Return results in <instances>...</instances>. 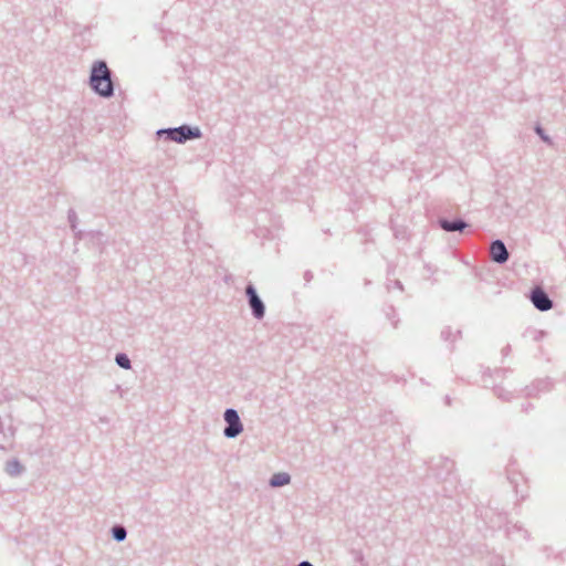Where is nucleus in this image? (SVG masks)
Listing matches in <instances>:
<instances>
[{
	"mask_svg": "<svg viewBox=\"0 0 566 566\" xmlns=\"http://www.w3.org/2000/svg\"><path fill=\"white\" fill-rule=\"evenodd\" d=\"M90 86L101 97L109 98L114 95L112 71L105 61L94 62L90 75Z\"/></svg>",
	"mask_w": 566,
	"mask_h": 566,
	"instance_id": "obj_1",
	"label": "nucleus"
},
{
	"mask_svg": "<svg viewBox=\"0 0 566 566\" xmlns=\"http://www.w3.org/2000/svg\"><path fill=\"white\" fill-rule=\"evenodd\" d=\"M156 135L159 138L165 137L169 142L185 144L188 140L200 138L202 133L197 126L184 124L178 127L160 128L156 132Z\"/></svg>",
	"mask_w": 566,
	"mask_h": 566,
	"instance_id": "obj_2",
	"label": "nucleus"
},
{
	"mask_svg": "<svg viewBox=\"0 0 566 566\" xmlns=\"http://www.w3.org/2000/svg\"><path fill=\"white\" fill-rule=\"evenodd\" d=\"M223 419L226 427L223 429V436L227 439H234L241 434L244 430L243 423L240 419L239 412L233 408H228L223 412Z\"/></svg>",
	"mask_w": 566,
	"mask_h": 566,
	"instance_id": "obj_3",
	"label": "nucleus"
},
{
	"mask_svg": "<svg viewBox=\"0 0 566 566\" xmlns=\"http://www.w3.org/2000/svg\"><path fill=\"white\" fill-rule=\"evenodd\" d=\"M245 295L252 316L256 319H262L265 316V304L259 296L256 289L252 283H249L245 286Z\"/></svg>",
	"mask_w": 566,
	"mask_h": 566,
	"instance_id": "obj_4",
	"label": "nucleus"
},
{
	"mask_svg": "<svg viewBox=\"0 0 566 566\" xmlns=\"http://www.w3.org/2000/svg\"><path fill=\"white\" fill-rule=\"evenodd\" d=\"M530 298L535 308L541 312H546L553 307V301L541 286H536L531 291Z\"/></svg>",
	"mask_w": 566,
	"mask_h": 566,
	"instance_id": "obj_5",
	"label": "nucleus"
},
{
	"mask_svg": "<svg viewBox=\"0 0 566 566\" xmlns=\"http://www.w3.org/2000/svg\"><path fill=\"white\" fill-rule=\"evenodd\" d=\"M490 256L493 262L499 264H504L507 262L510 253L502 240L496 239L491 242Z\"/></svg>",
	"mask_w": 566,
	"mask_h": 566,
	"instance_id": "obj_6",
	"label": "nucleus"
},
{
	"mask_svg": "<svg viewBox=\"0 0 566 566\" xmlns=\"http://www.w3.org/2000/svg\"><path fill=\"white\" fill-rule=\"evenodd\" d=\"M438 223L440 228L447 232H462L469 227V224L463 219L448 220L442 218L439 219Z\"/></svg>",
	"mask_w": 566,
	"mask_h": 566,
	"instance_id": "obj_7",
	"label": "nucleus"
},
{
	"mask_svg": "<svg viewBox=\"0 0 566 566\" xmlns=\"http://www.w3.org/2000/svg\"><path fill=\"white\" fill-rule=\"evenodd\" d=\"M291 482V475L286 472H279L271 476L270 485L272 488H281Z\"/></svg>",
	"mask_w": 566,
	"mask_h": 566,
	"instance_id": "obj_8",
	"label": "nucleus"
},
{
	"mask_svg": "<svg viewBox=\"0 0 566 566\" xmlns=\"http://www.w3.org/2000/svg\"><path fill=\"white\" fill-rule=\"evenodd\" d=\"M22 471H23V467L20 463V461L17 459L10 460L6 463V472L10 476H18L22 473Z\"/></svg>",
	"mask_w": 566,
	"mask_h": 566,
	"instance_id": "obj_9",
	"label": "nucleus"
},
{
	"mask_svg": "<svg viewBox=\"0 0 566 566\" xmlns=\"http://www.w3.org/2000/svg\"><path fill=\"white\" fill-rule=\"evenodd\" d=\"M507 535L513 541H518L521 538L527 537V532L516 524L507 527Z\"/></svg>",
	"mask_w": 566,
	"mask_h": 566,
	"instance_id": "obj_10",
	"label": "nucleus"
},
{
	"mask_svg": "<svg viewBox=\"0 0 566 566\" xmlns=\"http://www.w3.org/2000/svg\"><path fill=\"white\" fill-rule=\"evenodd\" d=\"M112 537L114 541L120 543L126 539L127 531L123 525H114L111 530Z\"/></svg>",
	"mask_w": 566,
	"mask_h": 566,
	"instance_id": "obj_11",
	"label": "nucleus"
},
{
	"mask_svg": "<svg viewBox=\"0 0 566 566\" xmlns=\"http://www.w3.org/2000/svg\"><path fill=\"white\" fill-rule=\"evenodd\" d=\"M115 363L123 369H130L132 363L129 357L124 353H118L115 356Z\"/></svg>",
	"mask_w": 566,
	"mask_h": 566,
	"instance_id": "obj_12",
	"label": "nucleus"
},
{
	"mask_svg": "<svg viewBox=\"0 0 566 566\" xmlns=\"http://www.w3.org/2000/svg\"><path fill=\"white\" fill-rule=\"evenodd\" d=\"M12 434H7L0 422V449L7 450L11 446Z\"/></svg>",
	"mask_w": 566,
	"mask_h": 566,
	"instance_id": "obj_13",
	"label": "nucleus"
},
{
	"mask_svg": "<svg viewBox=\"0 0 566 566\" xmlns=\"http://www.w3.org/2000/svg\"><path fill=\"white\" fill-rule=\"evenodd\" d=\"M67 219H69V222H70V226H71L72 230H75L76 229V222H77V216H76V212L73 209L69 210Z\"/></svg>",
	"mask_w": 566,
	"mask_h": 566,
	"instance_id": "obj_14",
	"label": "nucleus"
},
{
	"mask_svg": "<svg viewBox=\"0 0 566 566\" xmlns=\"http://www.w3.org/2000/svg\"><path fill=\"white\" fill-rule=\"evenodd\" d=\"M536 134L541 137V139L547 144H552V139L548 135L545 134V130L541 126L535 127Z\"/></svg>",
	"mask_w": 566,
	"mask_h": 566,
	"instance_id": "obj_15",
	"label": "nucleus"
},
{
	"mask_svg": "<svg viewBox=\"0 0 566 566\" xmlns=\"http://www.w3.org/2000/svg\"><path fill=\"white\" fill-rule=\"evenodd\" d=\"M495 395L503 399V400H510L512 394L510 391H506L504 388H495Z\"/></svg>",
	"mask_w": 566,
	"mask_h": 566,
	"instance_id": "obj_16",
	"label": "nucleus"
},
{
	"mask_svg": "<svg viewBox=\"0 0 566 566\" xmlns=\"http://www.w3.org/2000/svg\"><path fill=\"white\" fill-rule=\"evenodd\" d=\"M537 386H541L542 390H548L549 384L547 380H538Z\"/></svg>",
	"mask_w": 566,
	"mask_h": 566,
	"instance_id": "obj_17",
	"label": "nucleus"
},
{
	"mask_svg": "<svg viewBox=\"0 0 566 566\" xmlns=\"http://www.w3.org/2000/svg\"><path fill=\"white\" fill-rule=\"evenodd\" d=\"M297 566H314V565L312 563H310L308 560H303Z\"/></svg>",
	"mask_w": 566,
	"mask_h": 566,
	"instance_id": "obj_18",
	"label": "nucleus"
},
{
	"mask_svg": "<svg viewBox=\"0 0 566 566\" xmlns=\"http://www.w3.org/2000/svg\"><path fill=\"white\" fill-rule=\"evenodd\" d=\"M394 285H395V287H397V289H399V290H402V284H401V282H400V281L396 280V281L394 282Z\"/></svg>",
	"mask_w": 566,
	"mask_h": 566,
	"instance_id": "obj_19",
	"label": "nucleus"
},
{
	"mask_svg": "<svg viewBox=\"0 0 566 566\" xmlns=\"http://www.w3.org/2000/svg\"><path fill=\"white\" fill-rule=\"evenodd\" d=\"M446 402L449 405L450 403V398L449 396H446Z\"/></svg>",
	"mask_w": 566,
	"mask_h": 566,
	"instance_id": "obj_20",
	"label": "nucleus"
},
{
	"mask_svg": "<svg viewBox=\"0 0 566 566\" xmlns=\"http://www.w3.org/2000/svg\"><path fill=\"white\" fill-rule=\"evenodd\" d=\"M101 421L102 422H107V419L106 418H101Z\"/></svg>",
	"mask_w": 566,
	"mask_h": 566,
	"instance_id": "obj_21",
	"label": "nucleus"
}]
</instances>
